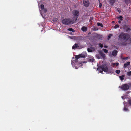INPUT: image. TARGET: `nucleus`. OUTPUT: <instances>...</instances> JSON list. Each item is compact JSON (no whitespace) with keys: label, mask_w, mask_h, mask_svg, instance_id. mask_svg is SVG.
<instances>
[{"label":"nucleus","mask_w":131,"mask_h":131,"mask_svg":"<svg viewBox=\"0 0 131 131\" xmlns=\"http://www.w3.org/2000/svg\"><path fill=\"white\" fill-rule=\"evenodd\" d=\"M79 15V12L77 10H75L74 13V15L76 16H78Z\"/></svg>","instance_id":"12"},{"label":"nucleus","mask_w":131,"mask_h":131,"mask_svg":"<svg viewBox=\"0 0 131 131\" xmlns=\"http://www.w3.org/2000/svg\"><path fill=\"white\" fill-rule=\"evenodd\" d=\"M100 54L103 59H105V54L104 53L102 52H101L100 53Z\"/></svg>","instance_id":"8"},{"label":"nucleus","mask_w":131,"mask_h":131,"mask_svg":"<svg viewBox=\"0 0 131 131\" xmlns=\"http://www.w3.org/2000/svg\"><path fill=\"white\" fill-rule=\"evenodd\" d=\"M115 1V0H110V3L113 4L114 3Z\"/></svg>","instance_id":"18"},{"label":"nucleus","mask_w":131,"mask_h":131,"mask_svg":"<svg viewBox=\"0 0 131 131\" xmlns=\"http://www.w3.org/2000/svg\"><path fill=\"white\" fill-rule=\"evenodd\" d=\"M117 11H118V12H119V13H120L121 12V10H119L118 9H117Z\"/></svg>","instance_id":"39"},{"label":"nucleus","mask_w":131,"mask_h":131,"mask_svg":"<svg viewBox=\"0 0 131 131\" xmlns=\"http://www.w3.org/2000/svg\"><path fill=\"white\" fill-rule=\"evenodd\" d=\"M42 11L44 13H46L47 12V10L46 8H44V9L42 10Z\"/></svg>","instance_id":"23"},{"label":"nucleus","mask_w":131,"mask_h":131,"mask_svg":"<svg viewBox=\"0 0 131 131\" xmlns=\"http://www.w3.org/2000/svg\"><path fill=\"white\" fill-rule=\"evenodd\" d=\"M75 21L74 19L71 20L69 19H64L63 20L62 22L64 24L68 25L73 24Z\"/></svg>","instance_id":"3"},{"label":"nucleus","mask_w":131,"mask_h":131,"mask_svg":"<svg viewBox=\"0 0 131 131\" xmlns=\"http://www.w3.org/2000/svg\"><path fill=\"white\" fill-rule=\"evenodd\" d=\"M130 58L129 57H126L125 58H122V59L123 60H127L128 59Z\"/></svg>","instance_id":"27"},{"label":"nucleus","mask_w":131,"mask_h":131,"mask_svg":"<svg viewBox=\"0 0 131 131\" xmlns=\"http://www.w3.org/2000/svg\"><path fill=\"white\" fill-rule=\"evenodd\" d=\"M86 53H82L81 54L78 55H76L75 57V59H79L80 58H85V57Z\"/></svg>","instance_id":"6"},{"label":"nucleus","mask_w":131,"mask_h":131,"mask_svg":"<svg viewBox=\"0 0 131 131\" xmlns=\"http://www.w3.org/2000/svg\"><path fill=\"white\" fill-rule=\"evenodd\" d=\"M119 64V63H118L117 62L116 63V66H117Z\"/></svg>","instance_id":"38"},{"label":"nucleus","mask_w":131,"mask_h":131,"mask_svg":"<svg viewBox=\"0 0 131 131\" xmlns=\"http://www.w3.org/2000/svg\"><path fill=\"white\" fill-rule=\"evenodd\" d=\"M100 72L101 73H102V72H103L102 71H100Z\"/></svg>","instance_id":"45"},{"label":"nucleus","mask_w":131,"mask_h":131,"mask_svg":"<svg viewBox=\"0 0 131 131\" xmlns=\"http://www.w3.org/2000/svg\"><path fill=\"white\" fill-rule=\"evenodd\" d=\"M87 28L86 27L83 26L81 28V30L84 32L86 31Z\"/></svg>","instance_id":"13"},{"label":"nucleus","mask_w":131,"mask_h":131,"mask_svg":"<svg viewBox=\"0 0 131 131\" xmlns=\"http://www.w3.org/2000/svg\"><path fill=\"white\" fill-rule=\"evenodd\" d=\"M97 58L98 59H100V57L99 56H98L97 57Z\"/></svg>","instance_id":"42"},{"label":"nucleus","mask_w":131,"mask_h":131,"mask_svg":"<svg viewBox=\"0 0 131 131\" xmlns=\"http://www.w3.org/2000/svg\"><path fill=\"white\" fill-rule=\"evenodd\" d=\"M99 47H100L101 48H102L103 47V45L101 43H100L99 44Z\"/></svg>","instance_id":"32"},{"label":"nucleus","mask_w":131,"mask_h":131,"mask_svg":"<svg viewBox=\"0 0 131 131\" xmlns=\"http://www.w3.org/2000/svg\"><path fill=\"white\" fill-rule=\"evenodd\" d=\"M118 23H121V21L120 20H119L118 21Z\"/></svg>","instance_id":"43"},{"label":"nucleus","mask_w":131,"mask_h":131,"mask_svg":"<svg viewBox=\"0 0 131 131\" xmlns=\"http://www.w3.org/2000/svg\"><path fill=\"white\" fill-rule=\"evenodd\" d=\"M88 51L89 52H92V50L89 48H88L87 49Z\"/></svg>","instance_id":"26"},{"label":"nucleus","mask_w":131,"mask_h":131,"mask_svg":"<svg viewBox=\"0 0 131 131\" xmlns=\"http://www.w3.org/2000/svg\"><path fill=\"white\" fill-rule=\"evenodd\" d=\"M103 51L105 53H107L108 52V51L106 49H103Z\"/></svg>","instance_id":"28"},{"label":"nucleus","mask_w":131,"mask_h":131,"mask_svg":"<svg viewBox=\"0 0 131 131\" xmlns=\"http://www.w3.org/2000/svg\"><path fill=\"white\" fill-rule=\"evenodd\" d=\"M97 25L98 26H100L102 28H103V26L102 24L100 23H98L97 24Z\"/></svg>","instance_id":"16"},{"label":"nucleus","mask_w":131,"mask_h":131,"mask_svg":"<svg viewBox=\"0 0 131 131\" xmlns=\"http://www.w3.org/2000/svg\"><path fill=\"white\" fill-rule=\"evenodd\" d=\"M114 22V21H113L112 22V23H113Z\"/></svg>","instance_id":"46"},{"label":"nucleus","mask_w":131,"mask_h":131,"mask_svg":"<svg viewBox=\"0 0 131 131\" xmlns=\"http://www.w3.org/2000/svg\"><path fill=\"white\" fill-rule=\"evenodd\" d=\"M130 92H129V91H127V92H126V93L127 94H128L129 93H130Z\"/></svg>","instance_id":"41"},{"label":"nucleus","mask_w":131,"mask_h":131,"mask_svg":"<svg viewBox=\"0 0 131 131\" xmlns=\"http://www.w3.org/2000/svg\"><path fill=\"white\" fill-rule=\"evenodd\" d=\"M41 10L44 8V5L43 4H41Z\"/></svg>","instance_id":"29"},{"label":"nucleus","mask_w":131,"mask_h":131,"mask_svg":"<svg viewBox=\"0 0 131 131\" xmlns=\"http://www.w3.org/2000/svg\"><path fill=\"white\" fill-rule=\"evenodd\" d=\"M123 17L122 16H119L118 18V19H119V20H123Z\"/></svg>","instance_id":"24"},{"label":"nucleus","mask_w":131,"mask_h":131,"mask_svg":"<svg viewBox=\"0 0 131 131\" xmlns=\"http://www.w3.org/2000/svg\"><path fill=\"white\" fill-rule=\"evenodd\" d=\"M130 62H128L124 64V67L125 68H126L128 66H129L130 64Z\"/></svg>","instance_id":"11"},{"label":"nucleus","mask_w":131,"mask_h":131,"mask_svg":"<svg viewBox=\"0 0 131 131\" xmlns=\"http://www.w3.org/2000/svg\"><path fill=\"white\" fill-rule=\"evenodd\" d=\"M127 74L128 76H131V71L127 72Z\"/></svg>","instance_id":"22"},{"label":"nucleus","mask_w":131,"mask_h":131,"mask_svg":"<svg viewBox=\"0 0 131 131\" xmlns=\"http://www.w3.org/2000/svg\"><path fill=\"white\" fill-rule=\"evenodd\" d=\"M112 35L111 34H108V38H107V39L108 40H109L111 38V37H112Z\"/></svg>","instance_id":"19"},{"label":"nucleus","mask_w":131,"mask_h":131,"mask_svg":"<svg viewBox=\"0 0 131 131\" xmlns=\"http://www.w3.org/2000/svg\"><path fill=\"white\" fill-rule=\"evenodd\" d=\"M120 70H117L116 71V73L117 74H119L120 73Z\"/></svg>","instance_id":"31"},{"label":"nucleus","mask_w":131,"mask_h":131,"mask_svg":"<svg viewBox=\"0 0 131 131\" xmlns=\"http://www.w3.org/2000/svg\"><path fill=\"white\" fill-rule=\"evenodd\" d=\"M79 37H75V36H73V38L74 37V39H75V38H78Z\"/></svg>","instance_id":"40"},{"label":"nucleus","mask_w":131,"mask_h":131,"mask_svg":"<svg viewBox=\"0 0 131 131\" xmlns=\"http://www.w3.org/2000/svg\"><path fill=\"white\" fill-rule=\"evenodd\" d=\"M124 111H128V110L127 108L126 107V106L124 107Z\"/></svg>","instance_id":"21"},{"label":"nucleus","mask_w":131,"mask_h":131,"mask_svg":"<svg viewBox=\"0 0 131 131\" xmlns=\"http://www.w3.org/2000/svg\"><path fill=\"white\" fill-rule=\"evenodd\" d=\"M118 52V51L116 50H114L112 52V55L114 56H116Z\"/></svg>","instance_id":"10"},{"label":"nucleus","mask_w":131,"mask_h":131,"mask_svg":"<svg viewBox=\"0 0 131 131\" xmlns=\"http://www.w3.org/2000/svg\"><path fill=\"white\" fill-rule=\"evenodd\" d=\"M79 46L77 44L75 43L72 47V49H75L77 48H79Z\"/></svg>","instance_id":"9"},{"label":"nucleus","mask_w":131,"mask_h":131,"mask_svg":"<svg viewBox=\"0 0 131 131\" xmlns=\"http://www.w3.org/2000/svg\"><path fill=\"white\" fill-rule=\"evenodd\" d=\"M102 4L101 3H100L99 4V7L100 8L102 6Z\"/></svg>","instance_id":"36"},{"label":"nucleus","mask_w":131,"mask_h":131,"mask_svg":"<svg viewBox=\"0 0 131 131\" xmlns=\"http://www.w3.org/2000/svg\"><path fill=\"white\" fill-rule=\"evenodd\" d=\"M78 60L75 59V60L71 61L72 66L73 67H74L76 69H78V68L80 67H81L82 66V62H78Z\"/></svg>","instance_id":"2"},{"label":"nucleus","mask_w":131,"mask_h":131,"mask_svg":"<svg viewBox=\"0 0 131 131\" xmlns=\"http://www.w3.org/2000/svg\"><path fill=\"white\" fill-rule=\"evenodd\" d=\"M119 87L124 91H126L129 89V85L126 84H123L122 85L119 86Z\"/></svg>","instance_id":"5"},{"label":"nucleus","mask_w":131,"mask_h":131,"mask_svg":"<svg viewBox=\"0 0 131 131\" xmlns=\"http://www.w3.org/2000/svg\"><path fill=\"white\" fill-rule=\"evenodd\" d=\"M119 25L118 24H117L115 25L114 26V28L115 29H116L117 28H118L119 27Z\"/></svg>","instance_id":"25"},{"label":"nucleus","mask_w":131,"mask_h":131,"mask_svg":"<svg viewBox=\"0 0 131 131\" xmlns=\"http://www.w3.org/2000/svg\"><path fill=\"white\" fill-rule=\"evenodd\" d=\"M94 61V59L92 58H89L88 59V61L89 62H93Z\"/></svg>","instance_id":"14"},{"label":"nucleus","mask_w":131,"mask_h":131,"mask_svg":"<svg viewBox=\"0 0 131 131\" xmlns=\"http://www.w3.org/2000/svg\"><path fill=\"white\" fill-rule=\"evenodd\" d=\"M101 36L100 35H97V38H99V39L101 37Z\"/></svg>","instance_id":"35"},{"label":"nucleus","mask_w":131,"mask_h":131,"mask_svg":"<svg viewBox=\"0 0 131 131\" xmlns=\"http://www.w3.org/2000/svg\"><path fill=\"white\" fill-rule=\"evenodd\" d=\"M125 2L126 4H128L131 3V0H125Z\"/></svg>","instance_id":"17"},{"label":"nucleus","mask_w":131,"mask_h":131,"mask_svg":"<svg viewBox=\"0 0 131 131\" xmlns=\"http://www.w3.org/2000/svg\"><path fill=\"white\" fill-rule=\"evenodd\" d=\"M130 38L129 35L126 33H122L118 37L119 39L121 41L118 43V45L119 46H125L127 44L126 42Z\"/></svg>","instance_id":"1"},{"label":"nucleus","mask_w":131,"mask_h":131,"mask_svg":"<svg viewBox=\"0 0 131 131\" xmlns=\"http://www.w3.org/2000/svg\"><path fill=\"white\" fill-rule=\"evenodd\" d=\"M58 20V19L56 18H54L53 19V20L54 21H56Z\"/></svg>","instance_id":"30"},{"label":"nucleus","mask_w":131,"mask_h":131,"mask_svg":"<svg viewBox=\"0 0 131 131\" xmlns=\"http://www.w3.org/2000/svg\"><path fill=\"white\" fill-rule=\"evenodd\" d=\"M104 47L105 48H107V46H104Z\"/></svg>","instance_id":"44"},{"label":"nucleus","mask_w":131,"mask_h":131,"mask_svg":"<svg viewBox=\"0 0 131 131\" xmlns=\"http://www.w3.org/2000/svg\"><path fill=\"white\" fill-rule=\"evenodd\" d=\"M67 30L70 31H72L73 32L75 31V30L72 28H69Z\"/></svg>","instance_id":"15"},{"label":"nucleus","mask_w":131,"mask_h":131,"mask_svg":"<svg viewBox=\"0 0 131 131\" xmlns=\"http://www.w3.org/2000/svg\"><path fill=\"white\" fill-rule=\"evenodd\" d=\"M124 75H122L121 76H120L119 77L120 78V79L122 80H123L124 79Z\"/></svg>","instance_id":"20"},{"label":"nucleus","mask_w":131,"mask_h":131,"mask_svg":"<svg viewBox=\"0 0 131 131\" xmlns=\"http://www.w3.org/2000/svg\"><path fill=\"white\" fill-rule=\"evenodd\" d=\"M84 5L86 7L89 6L90 3L88 0H84L83 2Z\"/></svg>","instance_id":"7"},{"label":"nucleus","mask_w":131,"mask_h":131,"mask_svg":"<svg viewBox=\"0 0 131 131\" xmlns=\"http://www.w3.org/2000/svg\"><path fill=\"white\" fill-rule=\"evenodd\" d=\"M131 29L129 28H128L126 30V31L127 32L129 30H130Z\"/></svg>","instance_id":"34"},{"label":"nucleus","mask_w":131,"mask_h":131,"mask_svg":"<svg viewBox=\"0 0 131 131\" xmlns=\"http://www.w3.org/2000/svg\"><path fill=\"white\" fill-rule=\"evenodd\" d=\"M116 65V63H113L112 66L113 67H114V66Z\"/></svg>","instance_id":"37"},{"label":"nucleus","mask_w":131,"mask_h":131,"mask_svg":"<svg viewBox=\"0 0 131 131\" xmlns=\"http://www.w3.org/2000/svg\"><path fill=\"white\" fill-rule=\"evenodd\" d=\"M93 29L94 31H96L98 30V29L96 27H94Z\"/></svg>","instance_id":"33"},{"label":"nucleus","mask_w":131,"mask_h":131,"mask_svg":"<svg viewBox=\"0 0 131 131\" xmlns=\"http://www.w3.org/2000/svg\"><path fill=\"white\" fill-rule=\"evenodd\" d=\"M109 67L107 64H104L99 67V69L102 70V71L107 72L108 71V68Z\"/></svg>","instance_id":"4"}]
</instances>
